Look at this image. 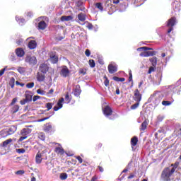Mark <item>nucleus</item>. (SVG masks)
<instances>
[{"mask_svg":"<svg viewBox=\"0 0 181 181\" xmlns=\"http://www.w3.org/2000/svg\"><path fill=\"white\" fill-rule=\"evenodd\" d=\"M98 169H99L100 172H101V173L104 172V168H103V166L99 165Z\"/></svg>","mask_w":181,"mask_h":181,"instance_id":"obj_63","label":"nucleus"},{"mask_svg":"<svg viewBox=\"0 0 181 181\" xmlns=\"http://www.w3.org/2000/svg\"><path fill=\"white\" fill-rule=\"evenodd\" d=\"M134 100L137 103H139L141 100H142V95L139 93V90L138 89H136L134 91Z\"/></svg>","mask_w":181,"mask_h":181,"instance_id":"obj_10","label":"nucleus"},{"mask_svg":"<svg viewBox=\"0 0 181 181\" xmlns=\"http://www.w3.org/2000/svg\"><path fill=\"white\" fill-rule=\"evenodd\" d=\"M65 101L66 104L70 103L71 101V95H70L69 92H67L66 94L65 95Z\"/></svg>","mask_w":181,"mask_h":181,"instance_id":"obj_31","label":"nucleus"},{"mask_svg":"<svg viewBox=\"0 0 181 181\" xmlns=\"http://www.w3.org/2000/svg\"><path fill=\"white\" fill-rule=\"evenodd\" d=\"M50 60L52 64H57L59 62V57L54 55V56H50Z\"/></svg>","mask_w":181,"mask_h":181,"instance_id":"obj_23","label":"nucleus"},{"mask_svg":"<svg viewBox=\"0 0 181 181\" xmlns=\"http://www.w3.org/2000/svg\"><path fill=\"white\" fill-rule=\"evenodd\" d=\"M53 105H54V104L52 103H46L45 107L47 108V111H50V109L53 108Z\"/></svg>","mask_w":181,"mask_h":181,"instance_id":"obj_37","label":"nucleus"},{"mask_svg":"<svg viewBox=\"0 0 181 181\" xmlns=\"http://www.w3.org/2000/svg\"><path fill=\"white\" fill-rule=\"evenodd\" d=\"M179 165H180V163L178 161H176L174 164L171 165V166H173V168L171 169L172 173H175V170L179 168Z\"/></svg>","mask_w":181,"mask_h":181,"instance_id":"obj_29","label":"nucleus"},{"mask_svg":"<svg viewBox=\"0 0 181 181\" xmlns=\"http://www.w3.org/2000/svg\"><path fill=\"white\" fill-rule=\"evenodd\" d=\"M44 131L45 132H50L52 131H53V126H52L51 123H46L44 125Z\"/></svg>","mask_w":181,"mask_h":181,"instance_id":"obj_15","label":"nucleus"},{"mask_svg":"<svg viewBox=\"0 0 181 181\" xmlns=\"http://www.w3.org/2000/svg\"><path fill=\"white\" fill-rule=\"evenodd\" d=\"M62 22H69V21H73V16H62L61 17Z\"/></svg>","mask_w":181,"mask_h":181,"instance_id":"obj_21","label":"nucleus"},{"mask_svg":"<svg viewBox=\"0 0 181 181\" xmlns=\"http://www.w3.org/2000/svg\"><path fill=\"white\" fill-rule=\"evenodd\" d=\"M49 65L46 64V62L40 64L39 66L40 71H41V73H43V74H46V73L49 71Z\"/></svg>","mask_w":181,"mask_h":181,"instance_id":"obj_6","label":"nucleus"},{"mask_svg":"<svg viewBox=\"0 0 181 181\" xmlns=\"http://www.w3.org/2000/svg\"><path fill=\"white\" fill-rule=\"evenodd\" d=\"M134 177H135V174H131L127 179H134Z\"/></svg>","mask_w":181,"mask_h":181,"instance_id":"obj_62","label":"nucleus"},{"mask_svg":"<svg viewBox=\"0 0 181 181\" xmlns=\"http://www.w3.org/2000/svg\"><path fill=\"white\" fill-rule=\"evenodd\" d=\"M19 111V105H15L11 107V114H16Z\"/></svg>","mask_w":181,"mask_h":181,"instance_id":"obj_27","label":"nucleus"},{"mask_svg":"<svg viewBox=\"0 0 181 181\" xmlns=\"http://www.w3.org/2000/svg\"><path fill=\"white\" fill-rule=\"evenodd\" d=\"M103 113L106 117H110V115H112V109L111 107L107 105L103 110Z\"/></svg>","mask_w":181,"mask_h":181,"instance_id":"obj_9","label":"nucleus"},{"mask_svg":"<svg viewBox=\"0 0 181 181\" xmlns=\"http://www.w3.org/2000/svg\"><path fill=\"white\" fill-rule=\"evenodd\" d=\"M95 7L98 8L100 11H104V7H103V4L101 3H96Z\"/></svg>","mask_w":181,"mask_h":181,"instance_id":"obj_39","label":"nucleus"},{"mask_svg":"<svg viewBox=\"0 0 181 181\" xmlns=\"http://www.w3.org/2000/svg\"><path fill=\"white\" fill-rule=\"evenodd\" d=\"M37 93L40 94V95H46V91H45L42 89L37 90Z\"/></svg>","mask_w":181,"mask_h":181,"instance_id":"obj_42","label":"nucleus"},{"mask_svg":"<svg viewBox=\"0 0 181 181\" xmlns=\"http://www.w3.org/2000/svg\"><path fill=\"white\" fill-rule=\"evenodd\" d=\"M37 47V42H36V40H30L28 42V47L30 50H33V49H36Z\"/></svg>","mask_w":181,"mask_h":181,"instance_id":"obj_12","label":"nucleus"},{"mask_svg":"<svg viewBox=\"0 0 181 181\" xmlns=\"http://www.w3.org/2000/svg\"><path fill=\"white\" fill-rule=\"evenodd\" d=\"M74 94L75 97H80V95L81 94V88H80V85L76 86L74 90Z\"/></svg>","mask_w":181,"mask_h":181,"instance_id":"obj_13","label":"nucleus"},{"mask_svg":"<svg viewBox=\"0 0 181 181\" xmlns=\"http://www.w3.org/2000/svg\"><path fill=\"white\" fill-rule=\"evenodd\" d=\"M25 99H23L20 101V104H21V105H25V104H26V103H30V101H32V98L33 97V94H32L31 92L29 91H26L25 93Z\"/></svg>","mask_w":181,"mask_h":181,"instance_id":"obj_3","label":"nucleus"},{"mask_svg":"<svg viewBox=\"0 0 181 181\" xmlns=\"http://www.w3.org/2000/svg\"><path fill=\"white\" fill-rule=\"evenodd\" d=\"M137 144H138V137L134 136L133 138H132L131 139L132 146H136Z\"/></svg>","mask_w":181,"mask_h":181,"instance_id":"obj_30","label":"nucleus"},{"mask_svg":"<svg viewBox=\"0 0 181 181\" xmlns=\"http://www.w3.org/2000/svg\"><path fill=\"white\" fill-rule=\"evenodd\" d=\"M17 71H18L20 74H25V73H26V69L25 67L18 66Z\"/></svg>","mask_w":181,"mask_h":181,"instance_id":"obj_33","label":"nucleus"},{"mask_svg":"<svg viewBox=\"0 0 181 181\" xmlns=\"http://www.w3.org/2000/svg\"><path fill=\"white\" fill-rule=\"evenodd\" d=\"M150 62L153 67H156V65L158 64V58H156V57L150 58Z\"/></svg>","mask_w":181,"mask_h":181,"instance_id":"obj_25","label":"nucleus"},{"mask_svg":"<svg viewBox=\"0 0 181 181\" xmlns=\"http://www.w3.org/2000/svg\"><path fill=\"white\" fill-rule=\"evenodd\" d=\"M22 42H23V40H18V41H16V43H17V44L18 45V46H19V45H21Z\"/></svg>","mask_w":181,"mask_h":181,"instance_id":"obj_64","label":"nucleus"},{"mask_svg":"<svg viewBox=\"0 0 181 181\" xmlns=\"http://www.w3.org/2000/svg\"><path fill=\"white\" fill-rule=\"evenodd\" d=\"M97 180H98V177L97 175H94V176L91 178V180H90V181H97Z\"/></svg>","mask_w":181,"mask_h":181,"instance_id":"obj_58","label":"nucleus"},{"mask_svg":"<svg viewBox=\"0 0 181 181\" xmlns=\"http://www.w3.org/2000/svg\"><path fill=\"white\" fill-rule=\"evenodd\" d=\"M0 135L1 138H6L7 136H9V134L8 133L7 129L1 130L0 132Z\"/></svg>","mask_w":181,"mask_h":181,"instance_id":"obj_28","label":"nucleus"},{"mask_svg":"<svg viewBox=\"0 0 181 181\" xmlns=\"http://www.w3.org/2000/svg\"><path fill=\"white\" fill-rule=\"evenodd\" d=\"M112 80H114V81L124 83V81H125V78H119L118 76H113Z\"/></svg>","mask_w":181,"mask_h":181,"instance_id":"obj_32","label":"nucleus"},{"mask_svg":"<svg viewBox=\"0 0 181 181\" xmlns=\"http://www.w3.org/2000/svg\"><path fill=\"white\" fill-rule=\"evenodd\" d=\"M172 170H170V168L169 167H167L163 169L162 173H161V179H163V180H168V179L172 176Z\"/></svg>","mask_w":181,"mask_h":181,"instance_id":"obj_2","label":"nucleus"},{"mask_svg":"<svg viewBox=\"0 0 181 181\" xmlns=\"http://www.w3.org/2000/svg\"><path fill=\"white\" fill-rule=\"evenodd\" d=\"M6 67L7 66L0 70V77H1V76H4V74H5V71H6Z\"/></svg>","mask_w":181,"mask_h":181,"instance_id":"obj_48","label":"nucleus"},{"mask_svg":"<svg viewBox=\"0 0 181 181\" xmlns=\"http://www.w3.org/2000/svg\"><path fill=\"white\" fill-rule=\"evenodd\" d=\"M41 97L39 95H35L33 98V101L35 103L37 101V100H40Z\"/></svg>","mask_w":181,"mask_h":181,"instance_id":"obj_51","label":"nucleus"},{"mask_svg":"<svg viewBox=\"0 0 181 181\" xmlns=\"http://www.w3.org/2000/svg\"><path fill=\"white\" fill-rule=\"evenodd\" d=\"M38 138L41 141H45V139H46V135L45 134V133L40 132L38 134Z\"/></svg>","mask_w":181,"mask_h":181,"instance_id":"obj_35","label":"nucleus"},{"mask_svg":"<svg viewBox=\"0 0 181 181\" xmlns=\"http://www.w3.org/2000/svg\"><path fill=\"white\" fill-rule=\"evenodd\" d=\"M16 175H25V170H20L16 172Z\"/></svg>","mask_w":181,"mask_h":181,"instance_id":"obj_50","label":"nucleus"},{"mask_svg":"<svg viewBox=\"0 0 181 181\" xmlns=\"http://www.w3.org/2000/svg\"><path fill=\"white\" fill-rule=\"evenodd\" d=\"M61 107H59V106L56 105L54 107V111H59V110H60Z\"/></svg>","mask_w":181,"mask_h":181,"instance_id":"obj_61","label":"nucleus"},{"mask_svg":"<svg viewBox=\"0 0 181 181\" xmlns=\"http://www.w3.org/2000/svg\"><path fill=\"white\" fill-rule=\"evenodd\" d=\"M32 132V129H23L21 132V135H22L23 136H28V135H29V134H30Z\"/></svg>","mask_w":181,"mask_h":181,"instance_id":"obj_17","label":"nucleus"},{"mask_svg":"<svg viewBox=\"0 0 181 181\" xmlns=\"http://www.w3.org/2000/svg\"><path fill=\"white\" fill-rule=\"evenodd\" d=\"M64 102V98H61L57 104V106L59 107V108H63V103Z\"/></svg>","mask_w":181,"mask_h":181,"instance_id":"obj_34","label":"nucleus"},{"mask_svg":"<svg viewBox=\"0 0 181 181\" xmlns=\"http://www.w3.org/2000/svg\"><path fill=\"white\" fill-rule=\"evenodd\" d=\"M103 78L105 80L104 85L105 86V87H108V86H110V80L108 79L106 75L104 76Z\"/></svg>","mask_w":181,"mask_h":181,"instance_id":"obj_36","label":"nucleus"},{"mask_svg":"<svg viewBox=\"0 0 181 181\" xmlns=\"http://www.w3.org/2000/svg\"><path fill=\"white\" fill-rule=\"evenodd\" d=\"M89 65H90V67H91L92 69L95 67V62L94 61V59L89 60Z\"/></svg>","mask_w":181,"mask_h":181,"instance_id":"obj_41","label":"nucleus"},{"mask_svg":"<svg viewBox=\"0 0 181 181\" xmlns=\"http://www.w3.org/2000/svg\"><path fill=\"white\" fill-rule=\"evenodd\" d=\"M45 74H41L40 72L37 73V81H40V83H42V81H45V79L46 78V76H45Z\"/></svg>","mask_w":181,"mask_h":181,"instance_id":"obj_16","label":"nucleus"},{"mask_svg":"<svg viewBox=\"0 0 181 181\" xmlns=\"http://www.w3.org/2000/svg\"><path fill=\"white\" fill-rule=\"evenodd\" d=\"M25 62L30 66H36L37 64V59L35 56H27Z\"/></svg>","mask_w":181,"mask_h":181,"instance_id":"obj_4","label":"nucleus"},{"mask_svg":"<svg viewBox=\"0 0 181 181\" xmlns=\"http://www.w3.org/2000/svg\"><path fill=\"white\" fill-rule=\"evenodd\" d=\"M85 54L87 57H90V54H91V52L90 51V49H86Z\"/></svg>","mask_w":181,"mask_h":181,"instance_id":"obj_49","label":"nucleus"},{"mask_svg":"<svg viewBox=\"0 0 181 181\" xmlns=\"http://www.w3.org/2000/svg\"><path fill=\"white\" fill-rule=\"evenodd\" d=\"M26 138H28V136H23L21 137H20L19 139V142H22V141H25V139H26Z\"/></svg>","mask_w":181,"mask_h":181,"instance_id":"obj_56","label":"nucleus"},{"mask_svg":"<svg viewBox=\"0 0 181 181\" xmlns=\"http://www.w3.org/2000/svg\"><path fill=\"white\" fill-rule=\"evenodd\" d=\"M107 69L110 74H114V73H117V71H118V67L112 64L108 65Z\"/></svg>","mask_w":181,"mask_h":181,"instance_id":"obj_8","label":"nucleus"},{"mask_svg":"<svg viewBox=\"0 0 181 181\" xmlns=\"http://www.w3.org/2000/svg\"><path fill=\"white\" fill-rule=\"evenodd\" d=\"M86 18H87V16L84 13H80L79 14H78V19L81 22L86 21Z\"/></svg>","mask_w":181,"mask_h":181,"instance_id":"obj_22","label":"nucleus"},{"mask_svg":"<svg viewBox=\"0 0 181 181\" xmlns=\"http://www.w3.org/2000/svg\"><path fill=\"white\" fill-rule=\"evenodd\" d=\"M170 104H172V102H170V101L163 100L162 102V105H165V107L168 106V105H170Z\"/></svg>","mask_w":181,"mask_h":181,"instance_id":"obj_45","label":"nucleus"},{"mask_svg":"<svg viewBox=\"0 0 181 181\" xmlns=\"http://www.w3.org/2000/svg\"><path fill=\"white\" fill-rule=\"evenodd\" d=\"M176 25V17H172L168 21L167 26L169 28L168 33H170L173 30V26Z\"/></svg>","mask_w":181,"mask_h":181,"instance_id":"obj_5","label":"nucleus"},{"mask_svg":"<svg viewBox=\"0 0 181 181\" xmlns=\"http://www.w3.org/2000/svg\"><path fill=\"white\" fill-rule=\"evenodd\" d=\"M81 5H83V1L81 0H79L76 2V6H78V8H80Z\"/></svg>","mask_w":181,"mask_h":181,"instance_id":"obj_53","label":"nucleus"},{"mask_svg":"<svg viewBox=\"0 0 181 181\" xmlns=\"http://www.w3.org/2000/svg\"><path fill=\"white\" fill-rule=\"evenodd\" d=\"M16 54L18 57H23L25 56V51L23 48H17L16 49Z\"/></svg>","mask_w":181,"mask_h":181,"instance_id":"obj_14","label":"nucleus"},{"mask_svg":"<svg viewBox=\"0 0 181 181\" xmlns=\"http://www.w3.org/2000/svg\"><path fill=\"white\" fill-rule=\"evenodd\" d=\"M88 29H93V25L91 23H88L87 25Z\"/></svg>","mask_w":181,"mask_h":181,"instance_id":"obj_60","label":"nucleus"},{"mask_svg":"<svg viewBox=\"0 0 181 181\" xmlns=\"http://www.w3.org/2000/svg\"><path fill=\"white\" fill-rule=\"evenodd\" d=\"M148 50H153V49L148 47H141L137 49L138 52H142L140 53L139 56L141 57H149L151 56H155L156 54V51H148Z\"/></svg>","mask_w":181,"mask_h":181,"instance_id":"obj_1","label":"nucleus"},{"mask_svg":"<svg viewBox=\"0 0 181 181\" xmlns=\"http://www.w3.org/2000/svg\"><path fill=\"white\" fill-rule=\"evenodd\" d=\"M8 135H13L16 132V127L15 126H11L8 129H7Z\"/></svg>","mask_w":181,"mask_h":181,"instance_id":"obj_24","label":"nucleus"},{"mask_svg":"<svg viewBox=\"0 0 181 181\" xmlns=\"http://www.w3.org/2000/svg\"><path fill=\"white\" fill-rule=\"evenodd\" d=\"M138 107H139V102H137L136 103L132 105L131 106V110H136V108H138Z\"/></svg>","mask_w":181,"mask_h":181,"instance_id":"obj_44","label":"nucleus"},{"mask_svg":"<svg viewBox=\"0 0 181 181\" xmlns=\"http://www.w3.org/2000/svg\"><path fill=\"white\" fill-rule=\"evenodd\" d=\"M148 128V121L144 120L140 127V131H145Z\"/></svg>","mask_w":181,"mask_h":181,"instance_id":"obj_26","label":"nucleus"},{"mask_svg":"<svg viewBox=\"0 0 181 181\" xmlns=\"http://www.w3.org/2000/svg\"><path fill=\"white\" fill-rule=\"evenodd\" d=\"M17 101H18V98H14L12 100V101H11V105H13Z\"/></svg>","mask_w":181,"mask_h":181,"instance_id":"obj_57","label":"nucleus"},{"mask_svg":"<svg viewBox=\"0 0 181 181\" xmlns=\"http://www.w3.org/2000/svg\"><path fill=\"white\" fill-rule=\"evenodd\" d=\"M27 88H33L35 87V83L30 82L26 84Z\"/></svg>","mask_w":181,"mask_h":181,"instance_id":"obj_43","label":"nucleus"},{"mask_svg":"<svg viewBox=\"0 0 181 181\" xmlns=\"http://www.w3.org/2000/svg\"><path fill=\"white\" fill-rule=\"evenodd\" d=\"M17 152H18V153H25V151L24 148H18V149L17 150Z\"/></svg>","mask_w":181,"mask_h":181,"instance_id":"obj_54","label":"nucleus"},{"mask_svg":"<svg viewBox=\"0 0 181 181\" xmlns=\"http://www.w3.org/2000/svg\"><path fill=\"white\" fill-rule=\"evenodd\" d=\"M129 82L131 83L132 81V72L130 71L129 73Z\"/></svg>","mask_w":181,"mask_h":181,"instance_id":"obj_55","label":"nucleus"},{"mask_svg":"<svg viewBox=\"0 0 181 181\" xmlns=\"http://www.w3.org/2000/svg\"><path fill=\"white\" fill-rule=\"evenodd\" d=\"M75 158L78 160L79 163H83V158L80 156H77Z\"/></svg>","mask_w":181,"mask_h":181,"instance_id":"obj_52","label":"nucleus"},{"mask_svg":"<svg viewBox=\"0 0 181 181\" xmlns=\"http://www.w3.org/2000/svg\"><path fill=\"white\" fill-rule=\"evenodd\" d=\"M59 177L61 180H66V179H67V173H61L59 175Z\"/></svg>","mask_w":181,"mask_h":181,"instance_id":"obj_38","label":"nucleus"},{"mask_svg":"<svg viewBox=\"0 0 181 181\" xmlns=\"http://www.w3.org/2000/svg\"><path fill=\"white\" fill-rule=\"evenodd\" d=\"M121 0H112V4H114L115 5H118V4H119Z\"/></svg>","mask_w":181,"mask_h":181,"instance_id":"obj_59","label":"nucleus"},{"mask_svg":"<svg viewBox=\"0 0 181 181\" xmlns=\"http://www.w3.org/2000/svg\"><path fill=\"white\" fill-rule=\"evenodd\" d=\"M53 93H54V89H50V90L46 93V95H47L48 97H50V95H53Z\"/></svg>","mask_w":181,"mask_h":181,"instance_id":"obj_46","label":"nucleus"},{"mask_svg":"<svg viewBox=\"0 0 181 181\" xmlns=\"http://www.w3.org/2000/svg\"><path fill=\"white\" fill-rule=\"evenodd\" d=\"M47 27V24H46V22L44 21H42L38 23V29H40V30H45Z\"/></svg>","mask_w":181,"mask_h":181,"instance_id":"obj_18","label":"nucleus"},{"mask_svg":"<svg viewBox=\"0 0 181 181\" xmlns=\"http://www.w3.org/2000/svg\"><path fill=\"white\" fill-rule=\"evenodd\" d=\"M12 139H8L5 140L2 142V144H0L1 148H6L9 144H11Z\"/></svg>","mask_w":181,"mask_h":181,"instance_id":"obj_19","label":"nucleus"},{"mask_svg":"<svg viewBox=\"0 0 181 181\" xmlns=\"http://www.w3.org/2000/svg\"><path fill=\"white\" fill-rule=\"evenodd\" d=\"M42 160H43V158H42V153L38 151L35 156V163L37 165H40V163H42Z\"/></svg>","mask_w":181,"mask_h":181,"instance_id":"obj_11","label":"nucleus"},{"mask_svg":"<svg viewBox=\"0 0 181 181\" xmlns=\"http://www.w3.org/2000/svg\"><path fill=\"white\" fill-rule=\"evenodd\" d=\"M155 71V66H150L148 69V74H151Z\"/></svg>","mask_w":181,"mask_h":181,"instance_id":"obj_47","label":"nucleus"},{"mask_svg":"<svg viewBox=\"0 0 181 181\" xmlns=\"http://www.w3.org/2000/svg\"><path fill=\"white\" fill-rule=\"evenodd\" d=\"M60 74L62 77H69L70 76V70L66 66H63L61 70Z\"/></svg>","mask_w":181,"mask_h":181,"instance_id":"obj_7","label":"nucleus"},{"mask_svg":"<svg viewBox=\"0 0 181 181\" xmlns=\"http://www.w3.org/2000/svg\"><path fill=\"white\" fill-rule=\"evenodd\" d=\"M103 148V144L102 143H98L95 147V151H100Z\"/></svg>","mask_w":181,"mask_h":181,"instance_id":"obj_40","label":"nucleus"},{"mask_svg":"<svg viewBox=\"0 0 181 181\" xmlns=\"http://www.w3.org/2000/svg\"><path fill=\"white\" fill-rule=\"evenodd\" d=\"M54 152L57 153V155H64V148H63V147H56Z\"/></svg>","mask_w":181,"mask_h":181,"instance_id":"obj_20","label":"nucleus"}]
</instances>
